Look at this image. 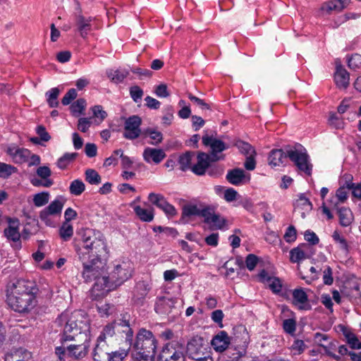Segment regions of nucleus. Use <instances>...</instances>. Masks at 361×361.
Instances as JSON below:
<instances>
[{
	"label": "nucleus",
	"mask_w": 361,
	"mask_h": 361,
	"mask_svg": "<svg viewBox=\"0 0 361 361\" xmlns=\"http://www.w3.org/2000/svg\"><path fill=\"white\" fill-rule=\"evenodd\" d=\"M81 319L82 314L79 312L65 311L55 321L56 324L62 328V341H73L78 334H84L83 343L67 346V356L75 360L85 357L90 348V323L87 319Z\"/></svg>",
	"instance_id": "nucleus-1"
},
{
	"label": "nucleus",
	"mask_w": 361,
	"mask_h": 361,
	"mask_svg": "<svg viewBox=\"0 0 361 361\" xmlns=\"http://www.w3.org/2000/svg\"><path fill=\"white\" fill-rule=\"evenodd\" d=\"M39 288L33 281L18 279L7 286V302L15 312H30L37 305Z\"/></svg>",
	"instance_id": "nucleus-2"
},
{
	"label": "nucleus",
	"mask_w": 361,
	"mask_h": 361,
	"mask_svg": "<svg viewBox=\"0 0 361 361\" xmlns=\"http://www.w3.org/2000/svg\"><path fill=\"white\" fill-rule=\"evenodd\" d=\"M157 340L153 333L145 328L139 329L133 340V360L136 361H154L157 348Z\"/></svg>",
	"instance_id": "nucleus-3"
},
{
	"label": "nucleus",
	"mask_w": 361,
	"mask_h": 361,
	"mask_svg": "<svg viewBox=\"0 0 361 361\" xmlns=\"http://www.w3.org/2000/svg\"><path fill=\"white\" fill-rule=\"evenodd\" d=\"M83 270L82 276L85 282L94 281L92 292L94 294L96 291H102L101 293H96L95 297L103 295L104 292L107 293L106 272L104 263L101 259H91L90 262L82 261Z\"/></svg>",
	"instance_id": "nucleus-4"
},
{
	"label": "nucleus",
	"mask_w": 361,
	"mask_h": 361,
	"mask_svg": "<svg viewBox=\"0 0 361 361\" xmlns=\"http://www.w3.org/2000/svg\"><path fill=\"white\" fill-rule=\"evenodd\" d=\"M80 259H101L106 253V245L102 235L91 229H85L82 234V245L78 251Z\"/></svg>",
	"instance_id": "nucleus-5"
},
{
	"label": "nucleus",
	"mask_w": 361,
	"mask_h": 361,
	"mask_svg": "<svg viewBox=\"0 0 361 361\" xmlns=\"http://www.w3.org/2000/svg\"><path fill=\"white\" fill-rule=\"evenodd\" d=\"M133 267L129 260L115 261L110 273L106 274L107 292L121 286L133 276Z\"/></svg>",
	"instance_id": "nucleus-6"
},
{
	"label": "nucleus",
	"mask_w": 361,
	"mask_h": 361,
	"mask_svg": "<svg viewBox=\"0 0 361 361\" xmlns=\"http://www.w3.org/2000/svg\"><path fill=\"white\" fill-rule=\"evenodd\" d=\"M286 157L293 162L298 170L307 176L312 175V164L306 149L301 145L286 147Z\"/></svg>",
	"instance_id": "nucleus-7"
},
{
	"label": "nucleus",
	"mask_w": 361,
	"mask_h": 361,
	"mask_svg": "<svg viewBox=\"0 0 361 361\" xmlns=\"http://www.w3.org/2000/svg\"><path fill=\"white\" fill-rule=\"evenodd\" d=\"M186 354L196 361H212L207 350L204 338L199 336H192L185 345Z\"/></svg>",
	"instance_id": "nucleus-8"
},
{
	"label": "nucleus",
	"mask_w": 361,
	"mask_h": 361,
	"mask_svg": "<svg viewBox=\"0 0 361 361\" xmlns=\"http://www.w3.org/2000/svg\"><path fill=\"white\" fill-rule=\"evenodd\" d=\"M185 345L183 341L173 340L164 346L159 356L178 360V361H185Z\"/></svg>",
	"instance_id": "nucleus-9"
},
{
	"label": "nucleus",
	"mask_w": 361,
	"mask_h": 361,
	"mask_svg": "<svg viewBox=\"0 0 361 361\" xmlns=\"http://www.w3.org/2000/svg\"><path fill=\"white\" fill-rule=\"evenodd\" d=\"M202 143L205 146L210 147L211 152L209 155L212 161H217L224 159V155H219V153L228 148V145L223 141L206 135L202 137Z\"/></svg>",
	"instance_id": "nucleus-10"
},
{
	"label": "nucleus",
	"mask_w": 361,
	"mask_h": 361,
	"mask_svg": "<svg viewBox=\"0 0 361 361\" xmlns=\"http://www.w3.org/2000/svg\"><path fill=\"white\" fill-rule=\"evenodd\" d=\"M142 119L139 116L133 115L126 119L124 123L123 137L128 140H135L141 134Z\"/></svg>",
	"instance_id": "nucleus-11"
},
{
	"label": "nucleus",
	"mask_w": 361,
	"mask_h": 361,
	"mask_svg": "<svg viewBox=\"0 0 361 361\" xmlns=\"http://www.w3.org/2000/svg\"><path fill=\"white\" fill-rule=\"evenodd\" d=\"M116 329V335L125 339V342L129 348L133 343V331L130 327L129 321L125 317L114 322Z\"/></svg>",
	"instance_id": "nucleus-12"
},
{
	"label": "nucleus",
	"mask_w": 361,
	"mask_h": 361,
	"mask_svg": "<svg viewBox=\"0 0 361 361\" xmlns=\"http://www.w3.org/2000/svg\"><path fill=\"white\" fill-rule=\"evenodd\" d=\"M6 153L15 164H22L29 161L30 151L26 148H20L16 145L8 147Z\"/></svg>",
	"instance_id": "nucleus-13"
},
{
	"label": "nucleus",
	"mask_w": 361,
	"mask_h": 361,
	"mask_svg": "<svg viewBox=\"0 0 361 361\" xmlns=\"http://www.w3.org/2000/svg\"><path fill=\"white\" fill-rule=\"evenodd\" d=\"M292 304L299 310H310L312 309L308 295L302 288H295L292 291Z\"/></svg>",
	"instance_id": "nucleus-14"
},
{
	"label": "nucleus",
	"mask_w": 361,
	"mask_h": 361,
	"mask_svg": "<svg viewBox=\"0 0 361 361\" xmlns=\"http://www.w3.org/2000/svg\"><path fill=\"white\" fill-rule=\"evenodd\" d=\"M211 162L212 161L209 154L199 152L197 156V163L191 167V171L197 176L204 175Z\"/></svg>",
	"instance_id": "nucleus-15"
},
{
	"label": "nucleus",
	"mask_w": 361,
	"mask_h": 361,
	"mask_svg": "<svg viewBox=\"0 0 361 361\" xmlns=\"http://www.w3.org/2000/svg\"><path fill=\"white\" fill-rule=\"evenodd\" d=\"M351 2V0H331L324 2L320 10L326 14H331L332 11L341 12Z\"/></svg>",
	"instance_id": "nucleus-16"
},
{
	"label": "nucleus",
	"mask_w": 361,
	"mask_h": 361,
	"mask_svg": "<svg viewBox=\"0 0 361 361\" xmlns=\"http://www.w3.org/2000/svg\"><path fill=\"white\" fill-rule=\"evenodd\" d=\"M142 157L147 163L153 162L158 164L165 159L166 154L162 149L146 147L144 149Z\"/></svg>",
	"instance_id": "nucleus-17"
},
{
	"label": "nucleus",
	"mask_w": 361,
	"mask_h": 361,
	"mask_svg": "<svg viewBox=\"0 0 361 361\" xmlns=\"http://www.w3.org/2000/svg\"><path fill=\"white\" fill-rule=\"evenodd\" d=\"M250 179V174L246 175L244 170L239 168L229 170L226 175V180L234 185H239L248 182Z\"/></svg>",
	"instance_id": "nucleus-18"
},
{
	"label": "nucleus",
	"mask_w": 361,
	"mask_h": 361,
	"mask_svg": "<svg viewBox=\"0 0 361 361\" xmlns=\"http://www.w3.org/2000/svg\"><path fill=\"white\" fill-rule=\"evenodd\" d=\"M111 349L106 342L97 340L96 345L93 350V360L94 361H109Z\"/></svg>",
	"instance_id": "nucleus-19"
},
{
	"label": "nucleus",
	"mask_w": 361,
	"mask_h": 361,
	"mask_svg": "<svg viewBox=\"0 0 361 361\" xmlns=\"http://www.w3.org/2000/svg\"><path fill=\"white\" fill-rule=\"evenodd\" d=\"M91 18H86L81 14H77L75 16V22L77 30L82 38H86L88 33L91 31Z\"/></svg>",
	"instance_id": "nucleus-20"
},
{
	"label": "nucleus",
	"mask_w": 361,
	"mask_h": 361,
	"mask_svg": "<svg viewBox=\"0 0 361 361\" xmlns=\"http://www.w3.org/2000/svg\"><path fill=\"white\" fill-rule=\"evenodd\" d=\"M175 303L176 300L173 298L160 297L157 298L154 310L158 314H167L171 312Z\"/></svg>",
	"instance_id": "nucleus-21"
},
{
	"label": "nucleus",
	"mask_w": 361,
	"mask_h": 361,
	"mask_svg": "<svg viewBox=\"0 0 361 361\" xmlns=\"http://www.w3.org/2000/svg\"><path fill=\"white\" fill-rule=\"evenodd\" d=\"M8 226L4 229V235L8 240L15 243H20V233L18 231V220L17 219H9Z\"/></svg>",
	"instance_id": "nucleus-22"
},
{
	"label": "nucleus",
	"mask_w": 361,
	"mask_h": 361,
	"mask_svg": "<svg viewBox=\"0 0 361 361\" xmlns=\"http://www.w3.org/2000/svg\"><path fill=\"white\" fill-rule=\"evenodd\" d=\"M212 345L217 352L224 351L230 344V338L224 331H220L212 340Z\"/></svg>",
	"instance_id": "nucleus-23"
},
{
	"label": "nucleus",
	"mask_w": 361,
	"mask_h": 361,
	"mask_svg": "<svg viewBox=\"0 0 361 361\" xmlns=\"http://www.w3.org/2000/svg\"><path fill=\"white\" fill-rule=\"evenodd\" d=\"M334 80L336 85L339 88L346 89L349 85V73L342 66H338L334 74Z\"/></svg>",
	"instance_id": "nucleus-24"
},
{
	"label": "nucleus",
	"mask_w": 361,
	"mask_h": 361,
	"mask_svg": "<svg viewBox=\"0 0 361 361\" xmlns=\"http://www.w3.org/2000/svg\"><path fill=\"white\" fill-rule=\"evenodd\" d=\"M286 147H285L284 149H272L270 152L268 157L269 164L271 166H280L283 163L284 160L288 158V157H286Z\"/></svg>",
	"instance_id": "nucleus-25"
},
{
	"label": "nucleus",
	"mask_w": 361,
	"mask_h": 361,
	"mask_svg": "<svg viewBox=\"0 0 361 361\" xmlns=\"http://www.w3.org/2000/svg\"><path fill=\"white\" fill-rule=\"evenodd\" d=\"M338 328L340 331H342L347 343L350 345L352 349L361 348V342L355 334L343 325H339Z\"/></svg>",
	"instance_id": "nucleus-26"
},
{
	"label": "nucleus",
	"mask_w": 361,
	"mask_h": 361,
	"mask_svg": "<svg viewBox=\"0 0 361 361\" xmlns=\"http://www.w3.org/2000/svg\"><path fill=\"white\" fill-rule=\"evenodd\" d=\"M133 209L135 214L142 221L151 222L154 219V213L152 207L145 209L137 205L133 207Z\"/></svg>",
	"instance_id": "nucleus-27"
},
{
	"label": "nucleus",
	"mask_w": 361,
	"mask_h": 361,
	"mask_svg": "<svg viewBox=\"0 0 361 361\" xmlns=\"http://www.w3.org/2000/svg\"><path fill=\"white\" fill-rule=\"evenodd\" d=\"M339 223L342 226H350L353 221V214L349 208L341 207L338 209Z\"/></svg>",
	"instance_id": "nucleus-28"
},
{
	"label": "nucleus",
	"mask_w": 361,
	"mask_h": 361,
	"mask_svg": "<svg viewBox=\"0 0 361 361\" xmlns=\"http://www.w3.org/2000/svg\"><path fill=\"white\" fill-rule=\"evenodd\" d=\"M116 335V329L114 322L106 324L102 329L100 335L97 338V341L106 342L108 339Z\"/></svg>",
	"instance_id": "nucleus-29"
},
{
	"label": "nucleus",
	"mask_w": 361,
	"mask_h": 361,
	"mask_svg": "<svg viewBox=\"0 0 361 361\" xmlns=\"http://www.w3.org/2000/svg\"><path fill=\"white\" fill-rule=\"evenodd\" d=\"M195 153L192 152H186L182 154L178 159V164H180V169L183 171L190 169H191V161Z\"/></svg>",
	"instance_id": "nucleus-30"
},
{
	"label": "nucleus",
	"mask_w": 361,
	"mask_h": 361,
	"mask_svg": "<svg viewBox=\"0 0 361 361\" xmlns=\"http://www.w3.org/2000/svg\"><path fill=\"white\" fill-rule=\"evenodd\" d=\"M65 202V198L62 196H59L47 206L48 209L51 210L56 215H60Z\"/></svg>",
	"instance_id": "nucleus-31"
},
{
	"label": "nucleus",
	"mask_w": 361,
	"mask_h": 361,
	"mask_svg": "<svg viewBox=\"0 0 361 361\" xmlns=\"http://www.w3.org/2000/svg\"><path fill=\"white\" fill-rule=\"evenodd\" d=\"M148 291V286L144 281H139L135 285L133 295L137 300H140L147 295Z\"/></svg>",
	"instance_id": "nucleus-32"
},
{
	"label": "nucleus",
	"mask_w": 361,
	"mask_h": 361,
	"mask_svg": "<svg viewBox=\"0 0 361 361\" xmlns=\"http://www.w3.org/2000/svg\"><path fill=\"white\" fill-rule=\"evenodd\" d=\"M85 180L91 185H99L102 182V178L97 171L88 169L85 172Z\"/></svg>",
	"instance_id": "nucleus-33"
},
{
	"label": "nucleus",
	"mask_w": 361,
	"mask_h": 361,
	"mask_svg": "<svg viewBox=\"0 0 361 361\" xmlns=\"http://www.w3.org/2000/svg\"><path fill=\"white\" fill-rule=\"evenodd\" d=\"M59 235L65 241L70 240L73 235V226L70 223L64 221L59 229Z\"/></svg>",
	"instance_id": "nucleus-34"
},
{
	"label": "nucleus",
	"mask_w": 361,
	"mask_h": 361,
	"mask_svg": "<svg viewBox=\"0 0 361 361\" xmlns=\"http://www.w3.org/2000/svg\"><path fill=\"white\" fill-rule=\"evenodd\" d=\"M145 134L149 136L152 140L149 144L152 145H158L163 140V134L160 131H157L152 128H147L145 131Z\"/></svg>",
	"instance_id": "nucleus-35"
},
{
	"label": "nucleus",
	"mask_w": 361,
	"mask_h": 361,
	"mask_svg": "<svg viewBox=\"0 0 361 361\" xmlns=\"http://www.w3.org/2000/svg\"><path fill=\"white\" fill-rule=\"evenodd\" d=\"M201 207H199L196 204H188L183 207L182 209V216L190 217L192 216H200Z\"/></svg>",
	"instance_id": "nucleus-36"
},
{
	"label": "nucleus",
	"mask_w": 361,
	"mask_h": 361,
	"mask_svg": "<svg viewBox=\"0 0 361 361\" xmlns=\"http://www.w3.org/2000/svg\"><path fill=\"white\" fill-rule=\"evenodd\" d=\"M59 93L60 90L57 87H54L46 93L48 97L47 103L50 107L54 108L59 106L58 97Z\"/></svg>",
	"instance_id": "nucleus-37"
},
{
	"label": "nucleus",
	"mask_w": 361,
	"mask_h": 361,
	"mask_svg": "<svg viewBox=\"0 0 361 361\" xmlns=\"http://www.w3.org/2000/svg\"><path fill=\"white\" fill-rule=\"evenodd\" d=\"M77 153H66L57 161V166L61 169H64L67 166L75 159Z\"/></svg>",
	"instance_id": "nucleus-38"
},
{
	"label": "nucleus",
	"mask_w": 361,
	"mask_h": 361,
	"mask_svg": "<svg viewBox=\"0 0 361 361\" xmlns=\"http://www.w3.org/2000/svg\"><path fill=\"white\" fill-rule=\"evenodd\" d=\"M49 193L48 192L37 193L33 197V203L37 207L44 206L49 202Z\"/></svg>",
	"instance_id": "nucleus-39"
},
{
	"label": "nucleus",
	"mask_w": 361,
	"mask_h": 361,
	"mask_svg": "<svg viewBox=\"0 0 361 361\" xmlns=\"http://www.w3.org/2000/svg\"><path fill=\"white\" fill-rule=\"evenodd\" d=\"M69 190L72 195H80L85 191V185L82 180L79 179L74 180L71 182Z\"/></svg>",
	"instance_id": "nucleus-40"
},
{
	"label": "nucleus",
	"mask_w": 361,
	"mask_h": 361,
	"mask_svg": "<svg viewBox=\"0 0 361 361\" xmlns=\"http://www.w3.org/2000/svg\"><path fill=\"white\" fill-rule=\"evenodd\" d=\"M235 146L239 149L241 153L245 154L246 156L249 155H256V152L255 148L247 142H245L242 140H238L235 143Z\"/></svg>",
	"instance_id": "nucleus-41"
},
{
	"label": "nucleus",
	"mask_w": 361,
	"mask_h": 361,
	"mask_svg": "<svg viewBox=\"0 0 361 361\" xmlns=\"http://www.w3.org/2000/svg\"><path fill=\"white\" fill-rule=\"evenodd\" d=\"M86 105L85 99L80 98L74 102L70 108L73 114L77 116L76 114H83Z\"/></svg>",
	"instance_id": "nucleus-42"
},
{
	"label": "nucleus",
	"mask_w": 361,
	"mask_h": 361,
	"mask_svg": "<svg viewBox=\"0 0 361 361\" xmlns=\"http://www.w3.org/2000/svg\"><path fill=\"white\" fill-rule=\"evenodd\" d=\"M128 71H121L119 70L111 71L108 73V77L111 81L119 83L123 81V80L128 76Z\"/></svg>",
	"instance_id": "nucleus-43"
},
{
	"label": "nucleus",
	"mask_w": 361,
	"mask_h": 361,
	"mask_svg": "<svg viewBox=\"0 0 361 361\" xmlns=\"http://www.w3.org/2000/svg\"><path fill=\"white\" fill-rule=\"evenodd\" d=\"M148 200L152 204L157 206L160 209H161L164 202L166 201L164 195L154 192H151L149 194Z\"/></svg>",
	"instance_id": "nucleus-44"
},
{
	"label": "nucleus",
	"mask_w": 361,
	"mask_h": 361,
	"mask_svg": "<svg viewBox=\"0 0 361 361\" xmlns=\"http://www.w3.org/2000/svg\"><path fill=\"white\" fill-rule=\"evenodd\" d=\"M300 207L305 211H310L312 207L310 201L303 194H301L299 196V198L295 203V209H297Z\"/></svg>",
	"instance_id": "nucleus-45"
},
{
	"label": "nucleus",
	"mask_w": 361,
	"mask_h": 361,
	"mask_svg": "<svg viewBox=\"0 0 361 361\" xmlns=\"http://www.w3.org/2000/svg\"><path fill=\"white\" fill-rule=\"evenodd\" d=\"M307 259L304 252H302L301 248L299 246L293 248L290 251V259L292 262H300V261Z\"/></svg>",
	"instance_id": "nucleus-46"
},
{
	"label": "nucleus",
	"mask_w": 361,
	"mask_h": 361,
	"mask_svg": "<svg viewBox=\"0 0 361 361\" xmlns=\"http://www.w3.org/2000/svg\"><path fill=\"white\" fill-rule=\"evenodd\" d=\"M214 209L210 206H201L200 216L204 218V222L209 224L214 214Z\"/></svg>",
	"instance_id": "nucleus-47"
},
{
	"label": "nucleus",
	"mask_w": 361,
	"mask_h": 361,
	"mask_svg": "<svg viewBox=\"0 0 361 361\" xmlns=\"http://www.w3.org/2000/svg\"><path fill=\"white\" fill-rule=\"evenodd\" d=\"M226 220L224 218L221 217L219 214H214L209 224L214 228L222 229L226 225Z\"/></svg>",
	"instance_id": "nucleus-48"
},
{
	"label": "nucleus",
	"mask_w": 361,
	"mask_h": 361,
	"mask_svg": "<svg viewBox=\"0 0 361 361\" xmlns=\"http://www.w3.org/2000/svg\"><path fill=\"white\" fill-rule=\"evenodd\" d=\"M143 94V90L137 85L130 87V95L135 103L141 101Z\"/></svg>",
	"instance_id": "nucleus-49"
},
{
	"label": "nucleus",
	"mask_w": 361,
	"mask_h": 361,
	"mask_svg": "<svg viewBox=\"0 0 361 361\" xmlns=\"http://www.w3.org/2000/svg\"><path fill=\"white\" fill-rule=\"evenodd\" d=\"M16 168L11 165L0 162V177L6 178L16 171Z\"/></svg>",
	"instance_id": "nucleus-50"
},
{
	"label": "nucleus",
	"mask_w": 361,
	"mask_h": 361,
	"mask_svg": "<svg viewBox=\"0 0 361 361\" xmlns=\"http://www.w3.org/2000/svg\"><path fill=\"white\" fill-rule=\"evenodd\" d=\"M128 355V350L121 349L118 350H111L109 361H123Z\"/></svg>",
	"instance_id": "nucleus-51"
},
{
	"label": "nucleus",
	"mask_w": 361,
	"mask_h": 361,
	"mask_svg": "<svg viewBox=\"0 0 361 361\" xmlns=\"http://www.w3.org/2000/svg\"><path fill=\"white\" fill-rule=\"evenodd\" d=\"M93 116L99 120V122H102L107 116V113L103 109L100 105L94 106L92 108Z\"/></svg>",
	"instance_id": "nucleus-52"
},
{
	"label": "nucleus",
	"mask_w": 361,
	"mask_h": 361,
	"mask_svg": "<svg viewBox=\"0 0 361 361\" xmlns=\"http://www.w3.org/2000/svg\"><path fill=\"white\" fill-rule=\"evenodd\" d=\"M353 177L351 174H343L339 180L340 186L351 190L355 185L353 183Z\"/></svg>",
	"instance_id": "nucleus-53"
},
{
	"label": "nucleus",
	"mask_w": 361,
	"mask_h": 361,
	"mask_svg": "<svg viewBox=\"0 0 361 361\" xmlns=\"http://www.w3.org/2000/svg\"><path fill=\"white\" fill-rule=\"evenodd\" d=\"M116 156H119L121 158V165L123 169H129L133 164L130 158L123 154V151L121 149L114 150Z\"/></svg>",
	"instance_id": "nucleus-54"
},
{
	"label": "nucleus",
	"mask_w": 361,
	"mask_h": 361,
	"mask_svg": "<svg viewBox=\"0 0 361 361\" xmlns=\"http://www.w3.org/2000/svg\"><path fill=\"white\" fill-rule=\"evenodd\" d=\"M267 285L274 293H279L281 291L282 284L279 278H271V280L267 283Z\"/></svg>",
	"instance_id": "nucleus-55"
},
{
	"label": "nucleus",
	"mask_w": 361,
	"mask_h": 361,
	"mask_svg": "<svg viewBox=\"0 0 361 361\" xmlns=\"http://www.w3.org/2000/svg\"><path fill=\"white\" fill-rule=\"evenodd\" d=\"M297 238L296 229L293 226H290L286 229V231L283 235L284 240L287 243L294 242Z\"/></svg>",
	"instance_id": "nucleus-56"
},
{
	"label": "nucleus",
	"mask_w": 361,
	"mask_h": 361,
	"mask_svg": "<svg viewBox=\"0 0 361 361\" xmlns=\"http://www.w3.org/2000/svg\"><path fill=\"white\" fill-rule=\"evenodd\" d=\"M188 98L190 99V100L193 104H195V105H197V106H199L202 109H210L209 104L206 103L203 99L194 96L191 93H188Z\"/></svg>",
	"instance_id": "nucleus-57"
},
{
	"label": "nucleus",
	"mask_w": 361,
	"mask_h": 361,
	"mask_svg": "<svg viewBox=\"0 0 361 361\" xmlns=\"http://www.w3.org/2000/svg\"><path fill=\"white\" fill-rule=\"evenodd\" d=\"M37 175L43 180H51L49 177L51 175V169L47 166H39L36 171Z\"/></svg>",
	"instance_id": "nucleus-58"
},
{
	"label": "nucleus",
	"mask_w": 361,
	"mask_h": 361,
	"mask_svg": "<svg viewBox=\"0 0 361 361\" xmlns=\"http://www.w3.org/2000/svg\"><path fill=\"white\" fill-rule=\"evenodd\" d=\"M332 238L336 243L340 244V247L341 249L346 251L348 250V245L346 240L340 235L338 231H335L334 232Z\"/></svg>",
	"instance_id": "nucleus-59"
},
{
	"label": "nucleus",
	"mask_w": 361,
	"mask_h": 361,
	"mask_svg": "<svg viewBox=\"0 0 361 361\" xmlns=\"http://www.w3.org/2000/svg\"><path fill=\"white\" fill-rule=\"evenodd\" d=\"M283 328L288 334H293L295 331L296 323L293 319H285L283 322Z\"/></svg>",
	"instance_id": "nucleus-60"
},
{
	"label": "nucleus",
	"mask_w": 361,
	"mask_h": 361,
	"mask_svg": "<svg viewBox=\"0 0 361 361\" xmlns=\"http://www.w3.org/2000/svg\"><path fill=\"white\" fill-rule=\"evenodd\" d=\"M77 97V92L74 88L70 89L66 94L63 96L61 103L63 105H68L71 104V102L75 99Z\"/></svg>",
	"instance_id": "nucleus-61"
},
{
	"label": "nucleus",
	"mask_w": 361,
	"mask_h": 361,
	"mask_svg": "<svg viewBox=\"0 0 361 361\" xmlns=\"http://www.w3.org/2000/svg\"><path fill=\"white\" fill-rule=\"evenodd\" d=\"M323 281L325 285L330 286L334 282L332 269L327 266L323 272Z\"/></svg>",
	"instance_id": "nucleus-62"
},
{
	"label": "nucleus",
	"mask_w": 361,
	"mask_h": 361,
	"mask_svg": "<svg viewBox=\"0 0 361 361\" xmlns=\"http://www.w3.org/2000/svg\"><path fill=\"white\" fill-rule=\"evenodd\" d=\"M305 239L307 241L310 245H315L319 243V239L317 235L310 230H307L305 232Z\"/></svg>",
	"instance_id": "nucleus-63"
},
{
	"label": "nucleus",
	"mask_w": 361,
	"mask_h": 361,
	"mask_svg": "<svg viewBox=\"0 0 361 361\" xmlns=\"http://www.w3.org/2000/svg\"><path fill=\"white\" fill-rule=\"evenodd\" d=\"M348 64L350 68L356 69L361 65V55L354 54L348 60Z\"/></svg>",
	"instance_id": "nucleus-64"
}]
</instances>
